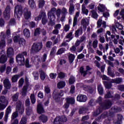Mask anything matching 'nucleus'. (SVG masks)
Instances as JSON below:
<instances>
[{"instance_id": "nucleus-5", "label": "nucleus", "mask_w": 124, "mask_h": 124, "mask_svg": "<svg viewBox=\"0 0 124 124\" xmlns=\"http://www.w3.org/2000/svg\"><path fill=\"white\" fill-rule=\"evenodd\" d=\"M43 44L42 43H34L31 46V54L38 53L42 49Z\"/></svg>"}, {"instance_id": "nucleus-36", "label": "nucleus", "mask_w": 124, "mask_h": 124, "mask_svg": "<svg viewBox=\"0 0 124 124\" xmlns=\"http://www.w3.org/2000/svg\"><path fill=\"white\" fill-rule=\"evenodd\" d=\"M40 77L41 80H45L46 78V75H45V72L43 70H40Z\"/></svg>"}, {"instance_id": "nucleus-47", "label": "nucleus", "mask_w": 124, "mask_h": 124, "mask_svg": "<svg viewBox=\"0 0 124 124\" xmlns=\"http://www.w3.org/2000/svg\"><path fill=\"white\" fill-rule=\"evenodd\" d=\"M16 24V20L15 18H11L8 23V26H14Z\"/></svg>"}, {"instance_id": "nucleus-45", "label": "nucleus", "mask_w": 124, "mask_h": 124, "mask_svg": "<svg viewBox=\"0 0 124 124\" xmlns=\"http://www.w3.org/2000/svg\"><path fill=\"white\" fill-rule=\"evenodd\" d=\"M7 105H8V102H6L5 105L0 103V110L3 111V110H4V109L6 108V106H7Z\"/></svg>"}, {"instance_id": "nucleus-23", "label": "nucleus", "mask_w": 124, "mask_h": 124, "mask_svg": "<svg viewBox=\"0 0 124 124\" xmlns=\"http://www.w3.org/2000/svg\"><path fill=\"white\" fill-rule=\"evenodd\" d=\"M110 109L112 110L115 114V113H118V112H121L122 111V108L117 106L112 107Z\"/></svg>"}, {"instance_id": "nucleus-8", "label": "nucleus", "mask_w": 124, "mask_h": 124, "mask_svg": "<svg viewBox=\"0 0 124 124\" xmlns=\"http://www.w3.org/2000/svg\"><path fill=\"white\" fill-rule=\"evenodd\" d=\"M67 122V118L65 116H58L55 118L53 124H62V123Z\"/></svg>"}, {"instance_id": "nucleus-12", "label": "nucleus", "mask_w": 124, "mask_h": 124, "mask_svg": "<svg viewBox=\"0 0 124 124\" xmlns=\"http://www.w3.org/2000/svg\"><path fill=\"white\" fill-rule=\"evenodd\" d=\"M124 119V116L121 114H118L117 115V119L114 121L115 124H123V120Z\"/></svg>"}, {"instance_id": "nucleus-17", "label": "nucleus", "mask_w": 124, "mask_h": 124, "mask_svg": "<svg viewBox=\"0 0 124 124\" xmlns=\"http://www.w3.org/2000/svg\"><path fill=\"white\" fill-rule=\"evenodd\" d=\"M45 110L44 108H43V105L41 103H39L37 105V113L38 114H42L44 113Z\"/></svg>"}, {"instance_id": "nucleus-61", "label": "nucleus", "mask_w": 124, "mask_h": 124, "mask_svg": "<svg viewBox=\"0 0 124 124\" xmlns=\"http://www.w3.org/2000/svg\"><path fill=\"white\" fill-rule=\"evenodd\" d=\"M18 116V112L16 111L14 112L12 115V120H15V119H16V118H17Z\"/></svg>"}, {"instance_id": "nucleus-10", "label": "nucleus", "mask_w": 124, "mask_h": 124, "mask_svg": "<svg viewBox=\"0 0 124 124\" xmlns=\"http://www.w3.org/2000/svg\"><path fill=\"white\" fill-rule=\"evenodd\" d=\"M10 6L7 5L3 13V17L5 20H9L10 18Z\"/></svg>"}, {"instance_id": "nucleus-13", "label": "nucleus", "mask_w": 124, "mask_h": 124, "mask_svg": "<svg viewBox=\"0 0 124 124\" xmlns=\"http://www.w3.org/2000/svg\"><path fill=\"white\" fill-rule=\"evenodd\" d=\"M4 87L6 90H10L11 89V83L9 81V79L5 78L3 81Z\"/></svg>"}, {"instance_id": "nucleus-1", "label": "nucleus", "mask_w": 124, "mask_h": 124, "mask_svg": "<svg viewBox=\"0 0 124 124\" xmlns=\"http://www.w3.org/2000/svg\"><path fill=\"white\" fill-rule=\"evenodd\" d=\"M113 103L112 100L110 99L105 100L101 104V107H99L95 112L93 113L94 117H97L99 114H101V112L103 111V110H108L110 109V107H112Z\"/></svg>"}, {"instance_id": "nucleus-40", "label": "nucleus", "mask_w": 124, "mask_h": 124, "mask_svg": "<svg viewBox=\"0 0 124 124\" xmlns=\"http://www.w3.org/2000/svg\"><path fill=\"white\" fill-rule=\"evenodd\" d=\"M12 100L14 102H16V101H18V99H19V93H16L14 95L12 96Z\"/></svg>"}, {"instance_id": "nucleus-26", "label": "nucleus", "mask_w": 124, "mask_h": 124, "mask_svg": "<svg viewBox=\"0 0 124 124\" xmlns=\"http://www.w3.org/2000/svg\"><path fill=\"white\" fill-rule=\"evenodd\" d=\"M97 10L100 11V12L103 13L105 11V5L103 4H99L97 7Z\"/></svg>"}, {"instance_id": "nucleus-7", "label": "nucleus", "mask_w": 124, "mask_h": 124, "mask_svg": "<svg viewBox=\"0 0 124 124\" xmlns=\"http://www.w3.org/2000/svg\"><path fill=\"white\" fill-rule=\"evenodd\" d=\"M16 109L17 111H19V113L21 115L25 112V107H24V104L22 103V101L18 100L16 103Z\"/></svg>"}, {"instance_id": "nucleus-52", "label": "nucleus", "mask_w": 124, "mask_h": 124, "mask_svg": "<svg viewBox=\"0 0 124 124\" xmlns=\"http://www.w3.org/2000/svg\"><path fill=\"white\" fill-rule=\"evenodd\" d=\"M88 104L90 106H91L92 107L93 106H95V102H94V100H93V99H91L88 102Z\"/></svg>"}, {"instance_id": "nucleus-50", "label": "nucleus", "mask_w": 124, "mask_h": 124, "mask_svg": "<svg viewBox=\"0 0 124 124\" xmlns=\"http://www.w3.org/2000/svg\"><path fill=\"white\" fill-rule=\"evenodd\" d=\"M105 98H113L114 96L112 95L111 92H110V91H108V92L105 95Z\"/></svg>"}, {"instance_id": "nucleus-44", "label": "nucleus", "mask_w": 124, "mask_h": 124, "mask_svg": "<svg viewBox=\"0 0 124 124\" xmlns=\"http://www.w3.org/2000/svg\"><path fill=\"white\" fill-rule=\"evenodd\" d=\"M31 12H26L24 13V18L26 20H29L30 18H31Z\"/></svg>"}, {"instance_id": "nucleus-39", "label": "nucleus", "mask_w": 124, "mask_h": 124, "mask_svg": "<svg viewBox=\"0 0 124 124\" xmlns=\"http://www.w3.org/2000/svg\"><path fill=\"white\" fill-rule=\"evenodd\" d=\"M28 3L31 8H34L35 7V2H34V0H29Z\"/></svg>"}, {"instance_id": "nucleus-20", "label": "nucleus", "mask_w": 124, "mask_h": 124, "mask_svg": "<svg viewBox=\"0 0 124 124\" xmlns=\"http://www.w3.org/2000/svg\"><path fill=\"white\" fill-rule=\"evenodd\" d=\"M39 119L43 124H45L48 121V117L45 115L42 114L39 116Z\"/></svg>"}, {"instance_id": "nucleus-29", "label": "nucleus", "mask_w": 124, "mask_h": 124, "mask_svg": "<svg viewBox=\"0 0 124 124\" xmlns=\"http://www.w3.org/2000/svg\"><path fill=\"white\" fill-rule=\"evenodd\" d=\"M23 34L25 37L29 38L31 36V33L30 30L28 29H25L23 31Z\"/></svg>"}, {"instance_id": "nucleus-53", "label": "nucleus", "mask_w": 124, "mask_h": 124, "mask_svg": "<svg viewBox=\"0 0 124 124\" xmlns=\"http://www.w3.org/2000/svg\"><path fill=\"white\" fill-rule=\"evenodd\" d=\"M5 46V40L2 39L0 42V49H2Z\"/></svg>"}, {"instance_id": "nucleus-9", "label": "nucleus", "mask_w": 124, "mask_h": 124, "mask_svg": "<svg viewBox=\"0 0 124 124\" xmlns=\"http://www.w3.org/2000/svg\"><path fill=\"white\" fill-rule=\"evenodd\" d=\"M64 91L63 90H61L59 93L56 92L52 94L53 98L56 101H58V100H60V99H61V97H62V96H63L64 94Z\"/></svg>"}, {"instance_id": "nucleus-16", "label": "nucleus", "mask_w": 124, "mask_h": 124, "mask_svg": "<svg viewBox=\"0 0 124 124\" xmlns=\"http://www.w3.org/2000/svg\"><path fill=\"white\" fill-rule=\"evenodd\" d=\"M8 58H12L14 56V49L12 47H9L6 51Z\"/></svg>"}, {"instance_id": "nucleus-4", "label": "nucleus", "mask_w": 124, "mask_h": 124, "mask_svg": "<svg viewBox=\"0 0 124 124\" xmlns=\"http://www.w3.org/2000/svg\"><path fill=\"white\" fill-rule=\"evenodd\" d=\"M28 53L27 52L24 51L22 53H19L17 55H16V61L17 63L22 66V65H24L25 64V57L24 56H27Z\"/></svg>"}, {"instance_id": "nucleus-18", "label": "nucleus", "mask_w": 124, "mask_h": 124, "mask_svg": "<svg viewBox=\"0 0 124 124\" xmlns=\"http://www.w3.org/2000/svg\"><path fill=\"white\" fill-rule=\"evenodd\" d=\"M8 60V57L6 56V55L2 54L0 57V63H5V62H7Z\"/></svg>"}, {"instance_id": "nucleus-24", "label": "nucleus", "mask_w": 124, "mask_h": 124, "mask_svg": "<svg viewBox=\"0 0 124 124\" xmlns=\"http://www.w3.org/2000/svg\"><path fill=\"white\" fill-rule=\"evenodd\" d=\"M97 91L100 95H102L104 93V89H103V87L101 85H98L97 86Z\"/></svg>"}, {"instance_id": "nucleus-19", "label": "nucleus", "mask_w": 124, "mask_h": 124, "mask_svg": "<svg viewBox=\"0 0 124 124\" xmlns=\"http://www.w3.org/2000/svg\"><path fill=\"white\" fill-rule=\"evenodd\" d=\"M88 111H89V108L88 107H82L78 109V114L79 115H81V114H86Z\"/></svg>"}, {"instance_id": "nucleus-28", "label": "nucleus", "mask_w": 124, "mask_h": 124, "mask_svg": "<svg viewBox=\"0 0 124 124\" xmlns=\"http://www.w3.org/2000/svg\"><path fill=\"white\" fill-rule=\"evenodd\" d=\"M81 11L83 14H85V15L89 14V10L86 9V5L85 4H83L82 5Z\"/></svg>"}, {"instance_id": "nucleus-48", "label": "nucleus", "mask_w": 124, "mask_h": 124, "mask_svg": "<svg viewBox=\"0 0 124 124\" xmlns=\"http://www.w3.org/2000/svg\"><path fill=\"white\" fill-rule=\"evenodd\" d=\"M102 97L99 96L98 98L96 100V103H98L100 106V107H101V105L102 104Z\"/></svg>"}, {"instance_id": "nucleus-58", "label": "nucleus", "mask_w": 124, "mask_h": 124, "mask_svg": "<svg viewBox=\"0 0 124 124\" xmlns=\"http://www.w3.org/2000/svg\"><path fill=\"white\" fill-rule=\"evenodd\" d=\"M31 106V101L30 100V98H27L25 100V106L26 107H30Z\"/></svg>"}, {"instance_id": "nucleus-30", "label": "nucleus", "mask_w": 124, "mask_h": 124, "mask_svg": "<svg viewBox=\"0 0 124 124\" xmlns=\"http://www.w3.org/2000/svg\"><path fill=\"white\" fill-rule=\"evenodd\" d=\"M82 32H83V29L82 28H80L79 29H78L75 31V37H79V34H82Z\"/></svg>"}, {"instance_id": "nucleus-2", "label": "nucleus", "mask_w": 124, "mask_h": 124, "mask_svg": "<svg viewBox=\"0 0 124 124\" xmlns=\"http://www.w3.org/2000/svg\"><path fill=\"white\" fill-rule=\"evenodd\" d=\"M56 8L54 7L51 9L47 13L48 18L49 19V22L48 23V26H51L53 27L55 26V23L54 22L56 20V16L55 15V12H56Z\"/></svg>"}, {"instance_id": "nucleus-64", "label": "nucleus", "mask_w": 124, "mask_h": 124, "mask_svg": "<svg viewBox=\"0 0 124 124\" xmlns=\"http://www.w3.org/2000/svg\"><path fill=\"white\" fill-rule=\"evenodd\" d=\"M97 44H98V41H97V39H95L93 43V46L94 48H97Z\"/></svg>"}, {"instance_id": "nucleus-62", "label": "nucleus", "mask_w": 124, "mask_h": 124, "mask_svg": "<svg viewBox=\"0 0 124 124\" xmlns=\"http://www.w3.org/2000/svg\"><path fill=\"white\" fill-rule=\"evenodd\" d=\"M58 77L59 78H60V79H63V78L65 77V74L61 72L59 73Z\"/></svg>"}, {"instance_id": "nucleus-54", "label": "nucleus", "mask_w": 124, "mask_h": 124, "mask_svg": "<svg viewBox=\"0 0 124 124\" xmlns=\"http://www.w3.org/2000/svg\"><path fill=\"white\" fill-rule=\"evenodd\" d=\"M20 38V36L18 35L15 36L14 37V42L15 43H18V42H19Z\"/></svg>"}, {"instance_id": "nucleus-41", "label": "nucleus", "mask_w": 124, "mask_h": 124, "mask_svg": "<svg viewBox=\"0 0 124 124\" xmlns=\"http://www.w3.org/2000/svg\"><path fill=\"white\" fill-rule=\"evenodd\" d=\"M31 112H32V108L31 107H27L26 108V115L27 116H31Z\"/></svg>"}, {"instance_id": "nucleus-51", "label": "nucleus", "mask_w": 124, "mask_h": 124, "mask_svg": "<svg viewBox=\"0 0 124 124\" xmlns=\"http://www.w3.org/2000/svg\"><path fill=\"white\" fill-rule=\"evenodd\" d=\"M40 34V28H36L34 32V36L39 35Z\"/></svg>"}, {"instance_id": "nucleus-49", "label": "nucleus", "mask_w": 124, "mask_h": 124, "mask_svg": "<svg viewBox=\"0 0 124 124\" xmlns=\"http://www.w3.org/2000/svg\"><path fill=\"white\" fill-rule=\"evenodd\" d=\"M64 51H65V48L62 47L58 50L56 54L57 55H62L63 53H64Z\"/></svg>"}, {"instance_id": "nucleus-35", "label": "nucleus", "mask_w": 124, "mask_h": 124, "mask_svg": "<svg viewBox=\"0 0 124 124\" xmlns=\"http://www.w3.org/2000/svg\"><path fill=\"white\" fill-rule=\"evenodd\" d=\"M112 83L111 82V81H110V82L105 81L104 85L106 89H108V90H110V89H111V88H112L113 86V84H112Z\"/></svg>"}, {"instance_id": "nucleus-27", "label": "nucleus", "mask_w": 124, "mask_h": 124, "mask_svg": "<svg viewBox=\"0 0 124 124\" xmlns=\"http://www.w3.org/2000/svg\"><path fill=\"white\" fill-rule=\"evenodd\" d=\"M29 88V85L24 86L22 88V95L26 96L27 95V92H28V89Z\"/></svg>"}, {"instance_id": "nucleus-57", "label": "nucleus", "mask_w": 124, "mask_h": 124, "mask_svg": "<svg viewBox=\"0 0 124 124\" xmlns=\"http://www.w3.org/2000/svg\"><path fill=\"white\" fill-rule=\"evenodd\" d=\"M101 117L103 119H106V118H108V117H109L108 115V112L106 111V112H105L103 113L101 115Z\"/></svg>"}, {"instance_id": "nucleus-37", "label": "nucleus", "mask_w": 124, "mask_h": 124, "mask_svg": "<svg viewBox=\"0 0 124 124\" xmlns=\"http://www.w3.org/2000/svg\"><path fill=\"white\" fill-rule=\"evenodd\" d=\"M20 78V75H16L13 76L12 78V81L13 83H15L18 81V79Z\"/></svg>"}, {"instance_id": "nucleus-3", "label": "nucleus", "mask_w": 124, "mask_h": 124, "mask_svg": "<svg viewBox=\"0 0 124 124\" xmlns=\"http://www.w3.org/2000/svg\"><path fill=\"white\" fill-rule=\"evenodd\" d=\"M46 13L44 11H41L39 16L35 17L34 20L35 21H40L42 19V24L43 26H45L47 24V22H48V19L46 18Z\"/></svg>"}, {"instance_id": "nucleus-46", "label": "nucleus", "mask_w": 124, "mask_h": 124, "mask_svg": "<svg viewBox=\"0 0 124 124\" xmlns=\"http://www.w3.org/2000/svg\"><path fill=\"white\" fill-rule=\"evenodd\" d=\"M75 82V77L73 76H71L69 79V83L70 85H73Z\"/></svg>"}, {"instance_id": "nucleus-22", "label": "nucleus", "mask_w": 124, "mask_h": 124, "mask_svg": "<svg viewBox=\"0 0 124 124\" xmlns=\"http://www.w3.org/2000/svg\"><path fill=\"white\" fill-rule=\"evenodd\" d=\"M123 82V78H116L115 79H111V83L113 84H121Z\"/></svg>"}, {"instance_id": "nucleus-32", "label": "nucleus", "mask_w": 124, "mask_h": 124, "mask_svg": "<svg viewBox=\"0 0 124 124\" xmlns=\"http://www.w3.org/2000/svg\"><path fill=\"white\" fill-rule=\"evenodd\" d=\"M68 59L69 63H72L74 62V60H75V55L73 54H70L68 55Z\"/></svg>"}, {"instance_id": "nucleus-42", "label": "nucleus", "mask_w": 124, "mask_h": 124, "mask_svg": "<svg viewBox=\"0 0 124 124\" xmlns=\"http://www.w3.org/2000/svg\"><path fill=\"white\" fill-rule=\"evenodd\" d=\"M32 75L34 78V80H38L39 79V73L37 71L33 72Z\"/></svg>"}, {"instance_id": "nucleus-25", "label": "nucleus", "mask_w": 124, "mask_h": 124, "mask_svg": "<svg viewBox=\"0 0 124 124\" xmlns=\"http://www.w3.org/2000/svg\"><path fill=\"white\" fill-rule=\"evenodd\" d=\"M67 103L70 104H75V99L73 97H67L65 99Z\"/></svg>"}, {"instance_id": "nucleus-14", "label": "nucleus", "mask_w": 124, "mask_h": 124, "mask_svg": "<svg viewBox=\"0 0 124 124\" xmlns=\"http://www.w3.org/2000/svg\"><path fill=\"white\" fill-rule=\"evenodd\" d=\"M77 100L79 102H86L87 101V96L86 95L79 94L77 97Z\"/></svg>"}, {"instance_id": "nucleus-21", "label": "nucleus", "mask_w": 124, "mask_h": 124, "mask_svg": "<svg viewBox=\"0 0 124 124\" xmlns=\"http://www.w3.org/2000/svg\"><path fill=\"white\" fill-rule=\"evenodd\" d=\"M74 11H75V8L74 7V4H73V3H70V6L69 8V15H72Z\"/></svg>"}, {"instance_id": "nucleus-38", "label": "nucleus", "mask_w": 124, "mask_h": 124, "mask_svg": "<svg viewBox=\"0 0 124 124\" xmlns=\"http://www.w3.org/2000/svg\"><path fill=\"white\" fill-rule=\"evenodd\" d=\"M18 43L21 46H25V45H26V40L23 38H20L18 41Z\"/></svg>"}, {"instance_id": "nucleus-15", "label": "nucleus", "mask_w": 124, "mask_h": 124, "mask_svg": "<svg viewBox=\"0 0 124 124\" xmlns=\"http://www.w3.org/2000/svg\"><path fill=\"white\" fill-rule=\"evenodd\" d=\"M12 112V110L11 109V106H9L6 109L5 116H4V121L5 122L7 121L8 120V116H9V114L11 113Z\"/></svg>"}, {"instance_id": "nucleus-55", "label": "nucleus", "mask_w": 124, "mask_h": 124, "mask_svg": "<svg viewBox=\"0 0 124 124\" xmlns=\"http://www.w3.org/2000/svg\"><path fill=\"white\" fill-rule=\"evenodd\" d=\"M27 122H28L27 117H22L20 121V124H27Z\"/></svg>"}, {"instance_id": "nucleus-34", "label": "nucleus", "mask_w": 124, "mask_h": 124, "mask_svg": "<svg viewBox=\"0 0 124 124\" xmlns=\"http://www.w3.org/2000/svg\"><path fill=\"white\" fill-rule=\"evenodd\" d=\"M38 2L39 8H42L43 7H44L46 1L44 0H39Z\"/></svg>"}, {"instance_id": "nucleus-33", "label": "nucleus", "mask_w": 124, "mask_h": 124, "mask_svg": "<svg viewBox=\"0 0 124 124\" xmlns=\"http://www.w3.org/2000/svg\"><path fill=\"white\" fill-rule=\"evenodd\" d=\"M64 87H65V82L64 81H62L57 84V88L58 89H62Z\"/></svg>"}, {"instance_id": "nucleus-11", "label": "nucleus", "mask_w": 124, "mask_h": 124, "mask_svg": "<svg viewBox=\"0 0 124 124\" xmlns=\"http://www.w3.org/2000/svg\"><path fill=\"white\" fill-rule=\"evenodd\" d=\"M92 68L90 66H86V70H84V67L81 66L79 69V72L81 73V75H83V77H85L86 76L88 75V71H90Z\"/></svg>"}, {"instance_id": "nucleus-56", "label": "nucleus", "mask_w": 124, "mask_h": 124, "mask_svg": "<svg viewBox=\"0 0 124 124\" xmlns=\"http://www.w3.org/2000/svg\"><path fill=\"white\" fill-rule=\"evenodd\" d=\"M55 48H52L49 54L50 58H54L55 57Z\"/></svg>"}, {"instance_id": "nucleus-43", "label": "nucleus", "mask_w": 124, "mask_h": 124, "mask_svg": "<svg viewBox=\"0 0 124 124\" xmlns=\"http://www.w3.org/2000/svg\"><path fill=\"white\" fill-rule=\"evenodd\" d=\"M91 13L92 14L93 18H94V19H97V17H98V15L97 14V13L95 10H93L91 11Z\"/></svg>"}, {"instance_id": "nucleus-6", "label": "nucleus", "mask_w": 124, "mask_h": 124, "mask_svg": "<svg viewBox=\"0 0 124 124\" xmlns=\"http://www.w3.org/2000/svg\"><path fill=\"white\" fill-rule=\"evenodd\" d=\"M23 14V7L21 5H17L15 7V17L17 19H20Z\"/></svg>"}, {"instance_id": "nucleus-63", "label": "nucleus", "mask_w": 124, "mask_h": 124, "mask_svg": "<svg viewBox=\"0 0 124 124\" xmlns=\"http://www.w3.org/2000/svg\"><path fill=\"white\" fill-rule=\"evenodd\" d=\"M61 13L63 14V15L65 16L67 14V9H66V8H65V7H63L61 11Z\"/></svg>"}, {"instance_id": "nucleus-59", "label": "nucleus", "mask_w": 124, "mask_h": 124, "mask_svg": "<svg viewBox=\"0 0 124 124\" xmlns=\"http://www.w3.org/2000/svg\"><path fill=\"white\" fill-rule=\"evenodd\" d=\"M81 25H82L84 29L87 28V21L85 19H82L81 20Z\"/></svg>"}, {"instance_id": "nucleus-31", "label": "nucleus", "mask_w": 124, "mask_h": 124, "mask_svg": "<svg viewBox=\"0 0 124 124\" xmlns=\"http://www.w3.org/2000/svg\"><path fill=\"white\" fill-rule=\"evenodd\" d=\"M30 100L31 101V104H35L36 102V99L35 98V95L33 93H32L30 95Z\"/></svg>"}, {"instance_id": "nucleus-60", "label": "nucleus", "mask_w": 124, "mask_h": 124, "mask_svg": "<svg viewBox=\"0 0 124 124\" xmlns=\"http://www.w3.org/2000/svg\"><path fill=\"white\" fill-rule=\"evenodd\" d=\"M108 117H110V118H113V117L115 116V113L112 111V109H109V113H108Z\"/></svg>"}]
</instances>
